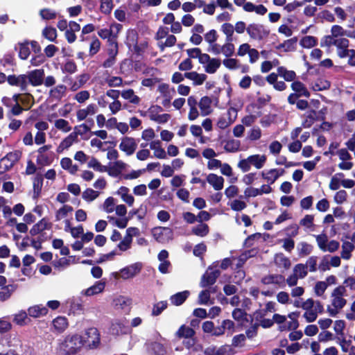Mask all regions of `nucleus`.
Listing matches in <instances>:
<instances>
[{"mask_svg": "<svg viewBox=\"0 0 355 355\" xmlns=\"http://www.w3.org/2000/svg\"><path fill=\"white\" fill-rule=\"evenodd\" d=\"M138 33L135 30L128 31L126 35L125 44L130 50L132 46L138 43Z\"/></svg>", "mask_w": 355, "mask_h": 355, "instance_id": "37", "label": "nucleus"}, {"mask_svg": "<svg viewBox=\"0 0 355 355\" xmlns=\"http://www.w3.org/2000/svg\"><path fill=\"white\" fill-rule=\"evenodd\" d=\"M44 75L43 69H37L28 71L25 74L9 75L7 81L10 85L19 87L21 91L26 92L28 85L33 87L42 85L44 83Z\"/></svg>", "mask_w": 355, "mask_h": 355, "instance_id": "1", "label": "nucleus"}, {"mask_svg": "<svg viewBox=\"0 0 355 355\" xmlns=\"http://www.w3.org/2000/svg\"><path fill=\"white\" fill-rule=\"evenodd\" d=\"M210 299V291L203 290L198 295V304H207Z\"/></svg>", "mask_w": 355, "mask_h": 355, "instance_id": "60", "label": "nucleus"}, {"mask_svg": "<svg viewBox=\"0 0 355 355\" xmlns=\"http://www.w3.org/2000/svg\"><path fill=\"white\" fill-rule=\"evenodd\" d=\"M105 286V282H102L101 281L96 282L93 286L86 289L84 294L87 296H92L100 293L104 290Z\"/></svg>", "mask_w": 355, "mask_h": 355, "instance_id": "27", "label": "nucleus"}, {"mask_svg": "<svg viewBox=\"0 0 355 355\" xmlns=\"http://www.w3.org/2000/svg\"><path fill=\"white\" fill-rule=\"evenodd\" d=\"M49 310L42 305H35L28 309V313L31 317L38 318L47 314Z\"/></svg>", "mask_w": 355, "mask_h": 355, "instance_id": "24", "label": "nucleus"}, {"mask_svg": "<svg viewBox=\"0 0 355 355\" xmlns=\"http://www.w3.org/2000/svg\"><path fill=\"white\" fill-rule=\"evenodd\" d=\"M55 127L62 130L64 132H68L71 130V127L69 125V122L63 119H60L55 121Z\"/></svg>", "mask_w": 355, "mask_h": 355, "instance_id": "53", "label": "nucleus"}, {"mask_svg": "<svg viewBox=\"0 0 355 355\" xmlns=\"http://www.w3.org/2000/svg\"><path fill=\"white\" fill-rule=\"evenodd\" d=\"M221 31L226 35V42L233 41V34L234 32V28L230 23H224L221 26Z\"/></svg>", "mask_w": 355, "mask_h": 355, "instance_id": "40", "label": "nucleus"}, {"mask_svg": "<svg viewBox=\"0 0 355 355\" xmlns=\"http://www.w3.org/2000/svg\"><path fill=\"white\" fill-rule=\"evenodd\" d=\"M246 336L243 334L236 335L232 338V345L234 347L243 346Z\"/></svg>", "mask_w": 355, "mask_h": 355, "instance_id": "59", "label": "nucleus"}, {"mask_svg": "<svg viewBox=\"0 0 355 355\" xmlns=\"http://www.w3.org/2000/svg\"><path fill=\"white\" fill-rule=\"evenodd\" d=\"M119 53V44L117 35H114L110 40H107V54L117 55Z\"/></svg>", "mask_w": 355, "mask_h": 355, "instance_id": "34", "label": "nucleus"}, {"mask_svg": "<svg viewBox=\"0 0 355 355\" xmlns=\"http://www.w3.org/2000/svg\"><path fill=\"white\" fill-rule=\"evenodd\" d=\"M98 195V191H94L91 188H87L83 191L82 197L85 200L91 202L94 200Z\"/></svg>", "mask_w": 355, "mask_h": 355, "instance_id": "48", "label": "nucleus"}, {"mask_svg": "<svg viewBox=\"0 0 355 355\" xmlns=\"http://www.w3.org/2000/svg\"><path fill=\"white\" fill-rule=\"evenodd\" d=\"M248 157L250 165H253L257 169L261 168L266 161V157L264 155H260L259 154H257L250 155Z\"/></svg>", "mask_w": 355, "mask_h": 355, "instance_id": "23", "label": "nucleus"}, {"mask_svg": "<svg viewBox=\"0 0 355 355\" xmlns=\"http://www.w3.org/2000/svg\"><path fill=\"white\" fill-rule=\"evenodd\" d=\"M67 91V87L64 85H58L50 90V96L58 101L64 96Z\"/></svg>", "mask_w": 355, "mask_h": 355, "instance_id": "31", "label": "nucleus"}, {"mask_svg": "<svg viewBox=\"0 0 355 355\" xmlns=\"http://www.w3.org/2000/svg\"><path fill=\"white\" fill-rule=\"evenodd\" d=\"M21 152L16 150L7 153L0 159V175L10 171L14 165L20 159Z\"/></svg>", "mask_w": 355, "mask_h": 355, "instance_id": "3", "label": "nucleus"}, {"mask_svg": "<svg viewBox=\"0 0 355 355\" xmlns=\"http://www.w3.org/2000/svg\"><path fill=\"white\" fill-rule=\"evenodd\" d=\"M137 144L135 139L129 137H123L119 144L120 150L125 152L127 155H132L137 149Z\"/></svg>", "mask_w": 355, "mask_h": 355, "instance_id": "9", "label": "nucleus"}, {"mask_svg": "<svg viewBox=\"0 0 355 355\" xmlns=\"http://www.w3.org/2000/svg\"><path fill=\"white\" fill-rule=\"evenodd\" d=\"M168 306L167 301H160L153 305L152 310L153 316L159 315Z\"/></svg>", "mask_w": 355, "mask_h": 355, "instance_id": "42", "label": "nucleus"}, {"mask_svg": "<svg viewBox=\"0 0 355 355\" xmlns=\"http://www.w3.org/2000/svg\"><path fill=\"white\" fill-rule=\"evenodd\" d=\"M217 39H218L217 32L214 29L209 31L205 35V40L209 44H211L216 42Z\"/></svg>", "mask_w": 355, "mask_h": 355, "instance_id": "64", "label": "nucleus"}, {"mask_svg": "<svg viewBox=\"0 0 355 355\" xmlns=\"http://www.w3.org/2000/svg\"><path fill=\"white\" fill-rule=\"evenodd\" d=\"M347 193L345 190H340L336 193L334 200L338 204H342L347 200Z\"/></svg>", "mask_w": 355, "mask_h": 355, "instance_id": "63", "label": "nucleus"}, {"mask_svg": "<svg viewBox=\"0 0 355 355\" xmlns=\"http://www.w3.org/2000/svg\"><path fill=\"white\" fill-rule=\"evenodd\" d=\"M299 245H300V248L299 249L300 257L307 256L311 254L313 250V246L306 242H301Z\"/></svg>", "mask_w": 355, "mask_h": 355, "instance_id": "56", "label": "nucleus"}, {"mask_svg": "<svg viewBox=\"0 0 355 355\" xmlns=\"http://www.w3.org/2000/svg\"><path fill=\"white\" fill-rule=\"evenodd\" d=\"M316 241L319 248L323 251H327V243L328 241L327 235L325 233H322L321 234L317 235L315 236Z\"/></svg>", "mask_w": 355, "mask_h": 355, "instance_id": "52", "label": "nucleus"}, {"mask_svg": "<svg viewBox=\"0 0 355 355\" xmlns=\"http://www.w3.org/2000/svg\"><path fill=\"white\" fill-rule=\"evenodd\" d=\"M44 177L41 173H37L33 180V195L34 200L38 199L42 193L43 187Z\"/></svg>", "mask_w": 355, "mask_h": 355, "instance_id": "13", "label": "nucleus"}, {"mask_svg": "<svg viewBox=\"0 0 355 355\" xmlns=\"http://www.w3.org/2000/svg\"><path fill=\"white\" fill-rule=\"evenodd\" d=\"M88 167L93 168L95 171L98 172H105L107 171V167L103 166L95 157H92L88 162Z\"/></svg>", "mask_w": 355, "mask_h": 355, "instance_id": "47", "label": "nucleus"}, {"mask_svg": "<svg viewBox=\"0 0 355 355\" xmlns=\"http://www.w3.org/2000/svg\"><path fill=\"white\" fill-rule=\"evenodd\" d=\"M278 75L283 77L286 81H295L296 73L294 71H288L284 67H279L277 68Z\"/></svg>", "mask_w": 355, "mask_h": 355, "instance_id": "32", "label": "nucleus"}, {"mask_svg": "<svg viewBox=\"0 0 355 355\" xmlns=\"http://www.w3.org/2000/svg\"><path fill=\"white\" fill-rule=\"evenodd\" d=\"M90 97V94L87 90H83L78 92L74 98L80 103H83Z\"/></svg>", "mask_w": 355, "mask_h": 355, "instance_id": "61", "label": "nucleus"}, {"mask_svg": "<svg viewBox=\"0 0 355 355\" xmlns=\"http://www.w3.org/2000/svg\"><path fill=\"white\" fill-rule=\"evenodd\" d=\"M248 34L252 39L261 40L268 36L270 31L266 30L261 24H250L246 28Z\"/></svg>", "mask_w": 355, "mask_h": 355, "instance_id": "6", "label": "nucleus"}, {"mask_svg": "<svg viewBox=\"0 0 355 355\" xmlns=\"http://www.w3.org/2000/svg\"><path fill=\"white\" fill-rule=\"evenodd\" d=\"M84 345L81 336L78 334L67 336L61 344V349L65 355H74L77 354Z\"/></svg>", "mask_w": 355, "mask_h": 355, "instance_id": "2", "label": "nucleus"}, {"mask_svg": "<svg viewBox=\"0 0 355 355\" xmlns=\"http://www.w3.org/2000/svg\"><path fill=\"white\" fill-rule=\"evenodd\" d=\"M15 288L12 285H8L1 287L0 288V300L5 301L8 300L11 296Z\"/></svg>", "mask_w": 355, "mask_h": 355, "instance_id": "41", "label": "nucleus"}, {"mask_svg": "<svg viewBox=\"0 0 355 355\" xmlns=\"http://www.w3.org/2000/svg\"><path fill=\"white\" fill-rule=\"evenodd\" d=\"M42 36L49 42H56L58 37L57 30L51 26H46L42 31Z\"/></svg>", "mask_w": 355, "mask_h": 355, "instance_id": "20", "label": "nucleus"}, {"mask_svg": "<svg viewBox=\"0 0 355 355\" xmlns=\"http://www.w3.org/2000/svg\"><path fill=\"white\" fill-rule=\"evenodd\" d=\"M297 42V37H293L289 40L284 41V44L286 45V49H284V52H291L295 51L296 50V45Z\"/></svg>", "mask_w": 355, "mask_h": 355, "instance_id": "57", "label": "nucleus"}, {"mask_svg": "<svg viewBox=\"0 0 355 355\" xmlns=\"http://www.w3.org/2000/svg\"><path fill=\"white\" fill-rule=\"evenodd\" d=\"M153 238L158 243H164L173 240V231L167 227H155L151 230Z\"/></svg>", "mask_w": 355, "mask_h": 355, "instance_id": "5", "label": "nucleus"}, {"mask_svg": "<svg viewBox=\"0 0 355 355\" xmlns=\"http://www.w3.org/2000/svg\"><path fill=\"white\" fill-rule=\"evenodd\" d=\"M121 96L126 100H129L131 103L138 105L140 102V98L135 94L132 89H128L121 92Z\"/></svg>", "mask_w": 355, "mask_h": 355, "instance_id": "35", "label": "nucleus"}, {"mask_svg": "<svg viewBox=\"0 0 355 355\" xmlns=\"http://www.w3.org/2000/svg\"><path fill=\"white\" fill-rule=\"evenodd\" d=\"M225 331H227L228 336L232 335L235 331V323L232 320L229 319L223 320L221 324L216 327L213 335L220 336L223 335Z\"/></svg>", "mask_w": 355, "mask_h": 355, "instance_id": "7", "label": "nucleus"}, {"mask_svg": "<svg viewBox=\"0 0 355 355\" xmlns=\"http://www.w3.org/2000/svg\"><path fill=\"white\" fill-rule=\"evenodd\" d=\"M77 133L72 132L60 142V147L62 148H68L74 141H77Z\"/></svg>", "mask_w": 355, "mask_h": 355, "instance_id": "44", "label": "nucleus"}, {"mask_svg": "<svg viewBox=\"0 0 355 355\" xmlns=\"http://www.w3.org/2000/svg\"><path fill=\"white\" fill-rule=\"evenodd\" d=\"M332 37H337L338 36L347 35L349 37H353L354 35L351 33H346V31L339 25H334L331 29Z\"/></svg>", "mask_w": 355, "mask_h": 355, "instance_id": "50", "label": "nucleus"}, {"mask_svg": "<svg viewBox=\"0 0 355 355\" xmlns=\"http://www.w3.org/2000/svg\"><path fill=\"white\" fill-rule=\"evenodd\" d=\"M318 120L317 112L314 110H311L306 112V118L302 121V126L304 128H310Z\"/></svg>", "mask_w": 355, "mask_h": 355, "instance_id": "25", "label": "nucleus"}, {"mask_svg": "<svg viewBox=\"0 0 355 355\" xmlns=\"http://www.w3.org/2000/svg\"><path fill=\"white\" fill-rule=\"evenodd\" d=\"M142 268L141 263H135L128 266L122 268L120 270L121 276L123 279H128L134 277L140 272Z\"/></svg>", "mask_w": 355, "mask_h": 355, "instance_id": "8", "label": "nucleus"}, {"mask_svg": "<svg viewBox=\"0 0 355 355\" xmlns=\"http://www.w3.org/2000/svg\"><path fill=\"white\" fill-rule=\"evenodd\" d=\"M73 211V207L70 205H65L60 209H59L55 213V221H59L62 218L67 216L69 212Z\"/></svg>", "mask_w": 355, "mask_h": 355, "instance_id": "45", "label": "nucleus"}, {"mask_svg": "<svg viewBox=\"0 0 355 355\" xmlns=\"http://www.w3.org/2000/svg\"><path fill=\"white\" fill-rule=\"evenodd\" d=\"M189 295L190 293L188 291L178 292L170 297L171 302L175 306H180L187 300Z\"/></svg>", "mask_w": 355, "mask_h": 355, "instance_id": "18", "label": "nucleus"}, {"mask_svg": "<svg viewBox=\"0 0 355 355\" xmlns=\"http://www.w3.org/2000/svg\"><path fill=\"white\" fill-rule=\"evenodd\" d=\"M300 44L303 48L310 49L318 44V39L314 36H305L300 40Z\"/></svg>", "mask_w": 355, "mask_h": 355, "instance_id": "36", "label": "nucleus"}, {"mask_svg": "<svg viewBox=\"0 0 355 355\" xmlns=\"http://www.w3.org/2000/svg\"><path fill=\"white\" fill-rule=\"evenodd\" d=\"M150 148L154 150V156L158 159H165L166 154L164 148L161 146L159 140L153 141L150 144Z\"/></svg>", "mask_w": 355, "mask_h": 355, "instance_id": "22", "label": "nucleus"}, {"mask_svg": "<svg viewBox=\"0 0 355 355\" xmlns=\"http://www.w3.org/2000/svg\"><path fill=\"white\" fill-rule=\"evenodd\" d=\"M193 234L204 237L207 236L209 232V227L206 223H200L198 225L193 227L191 230Z\"/></svg>", "mask_w": 355, "mask_h": 355, "instance_id": "33", "label": "nucleus"}, {"mask_svg": "<svg viewBox=\"0 0 355 355\" xmlns=\"http://www.w3.org/2000/svg\"><path fill=\"white\" fill-rule=\"evenodd\" d=\"M261 282L263 284H275L280 285L284 283L285 278L282 275H269L262 277Z\"/></svg>", "mask_w": 355, "mask_h": 355, "instance_id": "19", "label": "nucleus"}, {"mask_svg": "<svg viewBox=\"0 0 355 355\" xmlns=\"http://www.w3.org/2000/svg\"><path fill=\"white\" fill-rule=\"evenodd\" d=\"M148 46L147 42H141L140 44L137 43L132 47L133 48V53L136 57H141L145 52L146 49Z\"/></svg>", "mask_w": 355, "mask_h": 355, "instance_id": "55", "label": "nucleus"}, {"mask_svg": "<svg viewBox=\"0 0 355 355\" xmlns=\"http://www.w3.org/2000/svg\"><path fill=\"white\" fill-rule=\"evenodd\" d=\"M327 288V284L325 282H318L314 287L315 295L318 296L322 295Z\"/></svg>", "mask_w": 355, "mask_h": 355, "instance_id": "62", "label": "nucleus"}, {"mask_svg": "<svg viewBox=\"0 0 355 355\" xmlns=\"http://www.w3.org/2000/svg\"><path fill=\"white\" fill-rule=\"evenodd\" d=\"M293 272L299 278H304L308 273L307 266L303 263L296 264L293 268Z\"/></svg>", "mask_w": 355, "mask_h": 355, "instance_id": "51", "label": "nucleus"}, {"mask_svg": "<svg viewBox=\"0 0 355 355\" xmlns=\"http://www.w3.org/2000/svg\"><path fill=\"white\" fill-rule=\"evenodd\" d=\"M232 318L237 322H240L241 325H243L244 322H252V318L249 320L248 318L247 312L241 309L236 308L232 313ZM250 318H252L250 316Z\"/></svg>", "mask_w": 355, "mask_h": 355, "instance_id": "15", "label": "nucleus"}, {"mask_svg": "<svg viewBox=\"0 0 355 355\" xmlns=\"http://www.w3.org/2000/svg\"><path fill=\"white\" fill-rule=\"evenodd\" d=\"M40 15L43 19L51 20L57 17V12L51 8H43L40 10Z\"/></svg>", "mask_w": 355, "mask_h": 355, "instance_id": "43", "label": "nucleus"}, {"mask_svg": "<svg viewBox=\"0 0 355 355\" xmlns=\"http://www.w3.org/2000/svg\"><path fill=\"white\" fill-rule=\"evenodd\" d=\"M211 103L212 99L209 96H205L201 98L199 102V107L201 110V114L202 116H206L211 113Z\"/></svg>", "mask_w": 355, "mask_h": 355, "instance_id": "21", "label": "nucleus"}, {"mask_svg": "<svg viewBox=\"0 0 355 355\" xmlns=\"http://www.w3.org/2000/svg\"><path fill=\"white\" fill-rule=\"evenodd\" d=\"M207 181L216 191H220L223 188L224 178L222 176L210 173L207 176Z\"/></svg>", "mask_w": 355, "mask_h": 355, "instance_id": "14", "label": "nucleus"}, {"mask_svg": "<svg viewBox=\"0 0 355 355\" xmlns=\"http://www.w3.org/2000/svg\"><path fill=\"white\" fill-rule=\"evenodd\" d=\"M291 89L294 91L288 96V103L290 105H295V100L302 96L309 98L311 95L305 85L300 80L293 81L291 85Z\"/></svg>", "mask_w": 355, "mask_h": 355, "instance_id": "4", "label": "nucleus"}, {"mask_svg": "<svg viewBox=\"0 0 355 355\" xmlns=\"http://www.w3.org/2000/svg\"><path fill=\"white\" fill-rule=\"evenodd\" d=\"M89 76L87 73H83L76 77L77 80L70 83L71 89L76 91L83 87L89 80Z\"/></svg>", "mask_w": 355, "mask_h": 355, "instance_id": "29", "label": "nucleus"}, {"mask_svg": "<svg viewBox=\"0 0 355 355\" xmlns=\"http://www.w3.org/2000/svg\"><path fill=\"white\" fill-rule=\"evenodd\" d=\"M87 342L90 347L96 348L100 344V334L95 327L89 328L86 331Z\"/></svg>", "mask_w": 355, "mask_h": 355, "instance_id": "11", "label": "nucleus"}, {"mask_svg": "<svg viewBox=\"0 0 355 355\" xmlns=\"http://www.w3.org/2000/svg\"><path fill=\"white\" fill-rule=\"evenodd\" d=\"M196 332L193 328L182 324L180 327L178 331L176 332V336L179 338H190L194 336Z\"/></svg>", "mask_w": 355, "mask_h": 355, "instance_id": "26", "label": "nucleus"}, {"mask_svg": "<svg viewBox=\"0 0 355 355\" xmlns=\"http://www.w3.org/2000/svg\"><path fill=\"white\" fill-rule=\"evenodd\" d=\"M221 61L218 58H211L205 66V71L208 73H214L220 67Z\"/></svg>", "mask_w": 355, "mask_h": 355, "instance_id": "38", "label": "nucleus"}, {"mask_svg": "<svg viewBox=\"0 0 355 355\" xmlns=\"http://www.w3.org/2000/svg\"><path fill=\"white\" fill-rule=\"evenodd\" d=\"M241 142L239 140L230 139L226 142L224 149L228 153H235L239 150Z\"/></svg>", "mask_w": 355, "mask_h": 355, "instance_id": "39", "label": "nucleus"}, {"mask_svg": "<svg viewBox=\"0 0 355 355\" xmlns=\"http://www.w3.org/2000/svg\"><path fill=\"white\" fill-rule=\"evenodd\" d=\"M222 53L226 56V57H230L234 54V45L232 44V42H227L226 44H225L221 47Z\"/></svg>", "mask_w": 355, "mask_h": 355, "instance_id": "58", "label": "nucleus"}, {"mask_svg": "<svg viewBox=\"0 0 355 355\" xmlns=\"http://www.w3.org/2000/svg\"><path fill=\"white\" fill-rule=\"evenodd\" d=\"M355 246L349 241H344L342 245L341 257L343 259L348 260L352 257V252L354 250Z\"/></svg>", "mask_w": 355, "mask_h": 355, "instance_id": "30", "label": "nucleus"}, {"mask_svg": "<svg viewBox=\"0 0 355 355\" xmlns=\"http://www.w3.org/2000/svg\"><path fill=\"white\" fill-rule=\"evenodd\" d=\"M185 78L193 81V85H201L207 79V76L204 73H198L196 71L185 72Z\"/></svg>", "mask_w": 355, "mask_h": 355, "instance_id": "17", "label": "nucleus"}, {"mask_svg": "<svg viewBox=\"0 0 355 355\" xmlns=\"http://www.w3.org/2000/svg\"><path fill=\"white\" fill-rule=\"evenodd\" d=\"M51 227L52 223H49L48 219L46 218H43L32 227L30 234L32 236H35L42 233L44 230H50Z\"/></svg>", "mask_w": 355, "mask_h": 355, "instance_id": "12", "label": "nucleus"}, {"mask_svg": "<svg viewBox=\"0 0 355 355\" xmlns=\"http://www.w3.org/2000/svg\"><path fill=\"white\" fill-rule=\"evenodd\" d=\"M132 241V235L125 234L124 239L118 244V248L121 251H125L130 248Z\"/></svg>", "mask_w": 355, "mask_h": 355, "instance_id": "54", "label": "nucleus"}, {"mask_svg": "<svg viewBox=\"0 0 355 355\" xmlns=\"http://www.w3.org/2000/svg\"><path fill=\"white\" fill-rule=\"evenodd\" d=\"M220 275L219 270H215L211 272L207 271L201 278V287H207L214 284Z\"/></svg>", "mask_w": 355, "mask_h": 355, "instance_id": "10", "label": "nucleus"}, {"mask_svg": "<svg viewBox=\"0 0 355 355\" xmlns=\"http://www.w3.org/2000/svg\"><path fill=\"white\" fill-rule=\"evenodd\" d=\"M52 322L54 330L58 334L64 332L69 325L67 318L64 316H58Z\"/></svg>", "mask_w": 355, "mask_h": 355, "instance_id": "16", "label": "nucleus"}, {"mask_svg": "<svg viewBox=\"0 0 355 355\" xmlns=\"http://www.w3.org/2000/svg\"><path fill=\"white\" fill-rule=\"evenodd\" d=\"M114 4L112 0H101L100 10L101 12L109 15L111 13Z\"/></svg>", "mask_w": 355, "mask_h": 355, "instance_id": "49", "label": "nucleus"}, {"mask_svg": "<svg viewBox=\"0 0 355 355\" xmlns=\"http://www.w3.org/2000/svg\"><path fill=\"white\" fill-rule=\"evenodd\" d=\"M19 57L21 60H26L31 54L29 41L25 40L23 42H19Z\"/></svg>", "mask_w": 355, "mask_h": 355, "instance_id": "28", "label": "nucleus"}, {"mask_svg": "<svg viewBox=\"0 0 355 355\" xmlns=\"http://www.w3.org/2000/svg\"><path fill=\"white\" fill-rule=\"evenodd\" d=\"M101 45L100 40L96 36H94L89 45V55L94 56L96 55L99 51Z\"/></svg>", "mask_w": 355, "mask_h": 355, "instance_id": "46", "label": "nucleus"}]
</instances>
